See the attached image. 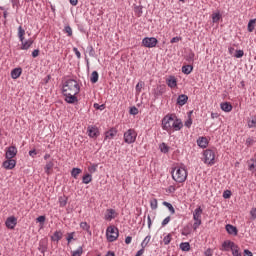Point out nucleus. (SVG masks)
<instances>
[{
	"label": "nucleus",
	"instance_id": "1",
	"mask_svg": "<svg viewBox=\"0 0 256 256\" xmlns=\"http://www.w3.org/2000/svg\"><path fill=\"white\" fill-rule=\"evenodd\" d=\"M81 92V86L75 79H68L64 82L62 87V93L65 97L66 103L73 105L79 102L77 95Z\"/></svg>",
	"mask_w": 256,
	"mask_h": 256
},
{
	"label": "nucleus",
	"instance_id": "2",
	"mask_svg": "<svg viewBox=\"0 0 256 256\" xmlns=\"http://www.w3.org/2000/svg\"><path fill=\"white\" fill-rule=\"evenodd\" d=\"M172 179L176 183H185L187 181V170L183 167L175 168L172 172Z\"/></svg>",
	"mask_w": 256,
	"mask_h": 256
},
{
	"label": "nucleus",
	"instance_id": "3",
	"mask_svg": "<svg viewBox=\"0 0 256 256\" xmlns=\"http://www.w3.org/2000/svg\"><path fill=\"white\" fill-rule=\"evenodd\" d=\"M106 237L110 243L117 241L119 237V229L115 226H109L106 230Z\"/></svg>",
	"mask_w": 256,
	"mask_h": 256
},
{
	"label": "nucleus",
	"instance_id": "4",
	"mask_svg": "<svg viewBox=\"0 0 256 256\" xmlns=\"http://www.w3.org/2000/svg\"><path fill=\"white\" fill-rule=\"evenodd\" d=\"M173 117L175 114H168L162 119V129L164 131H171L173 129Z\"/></svg>",
	"mask_w": 256,
	"mask_h": 256
},
{
	"label": "nucleus",
	"instance_id": "5",
	"mask_svg": "<svg viewBox=\"0 0 256 256\" xmlns=\"http://www.w3.org/2000/svg\"><path fill=\"white\" fill-rule=\"evenodd\" d=\"M137 139V132L133 129H129L127 132L124 133V141L131 145V143H135Z\"/></svg>",
	"mask_w": 256,
	"mask_h": 256
},
{
	"label": "nucleus",
	"instance_id": "6",
	"mask_svg": "<svg viewBox=\"0 0 256 256\" xmlns=\"http://www.w3.org/2000/svg\"><path fill=\"white\" fill-rule=\"evenodd\" d=\"M204 163L208 165H215V152L213 150L207 149L204 151Z\"/></svg>",
	"mask_w": 256,
	"mask_h": 256
},
{
	"label": "nucleus",
	"instance_id": "7",
	"mask_svg": "<svg viewBox=\"0 0 256 256\" xmlns=\"http://www.w3.org/2000/svg\"><path fill=\"white\" fill-rule=\"evenodd\" d=\"M157 43H159V40H157V38L155 37H145L142 40V45L144 47H147L148 49H151L153 47H157Z\"/></svg>",
	"mask_w": 256,
	"mask_h": 256
},
{
	"label": "nucleus",
	"instance_id": "8",
	"mask_svg": "<svg viewBox=\"0 0 256 256\" xmlns=\"http://www.w3.org/2000/svg\"><path fill=\"white\" fill-rule=\"evenodd\" d=\"M172 129H174V131H181V129H183V122L181 119L177 118V116L173 117Z\"/></svg>",
	"mask_w": 256,
	"mask_h": 256
},
{
	"label": "nucleus",
	"instance_id": "9",
	"mask_svg": "<svg viewBox=\"0 0 256 256\" xmlns=\"http://www.w3.org/2000/svg\"><path fill=\"white\" fill-rule=\"evenodd\" d=\"M165 91H166V86L165 85L157 86L153 90V95H154L155 99H158L159 97H161V95H163V93H165Z\"/></svg>",
	"mask_w": 256,
	"mask_h": 256
},
{
	"label": "nucleus",
	"instance_id": "10",
	"mask_svg": "<svg viewBox=\"0 0 256 256\" xmlns=\"http://www.w3.org/2000/svg\"><path fill=\"white\" fill-rule=\"evenodd\" d=\"M16 165L17 161L13 158H7V160L3 162L4 169H15Z\"/></svg>",
	"mask_w": 256,
	"mask_h": 256
},
{
	"label": "nucleus",
	"instance_id": "11",
	"mask_svg": "<svg viewBox=\"0 0 256 256\" xmlns=\"http://www.w3.org/2000/svg\"><path fill=\"white\" fill-rule=\"evenodd\" d=\"M5 225L8 229H15V226L17 225V218L15 216L8 217Z\"/></svg>",
	"mask_w": 256,
	"mask_h": 256
},
{
	"label": "nucleus",
	"instance_id": "12",
	"mask_svg": "<svg viewBox=\"0 0 256 256\" xmlns=\"http://www.w3.org/2000/svg\"><path fill=\"white\" fill-rule=\"evenodd\" d=\"M17 155V147L10 146L6 151L5 157L6 159H13Z\"/></svg>",
	"mask_w": 256,
	"mask_h": 256
},
{
	"label": "nucleus",
	"instance_id": "13",
	"mask_svg": "<svg viewBox=\"0 0 256 256\" xmlns=\"http://www.w3.org/2000/svg\"><path fill=\"white\" fill-rule=\"evenodd\" d=\"M225 229L228 233V235H233L234 237H237L239 230L237 229V227L231 225V224H227L225 226Z\"/></svg>",
	"mask_w": 256,
	"mask_h": 256
},
{
	"label": "nucleus",
	"instance_id": "14",
	"mask_svg": "<svg viewBox=\"0 0 256 256\" xmlns=\"http://www.w3.org/2000/svg\"><path fill=\"white\" fill-rule=\"evenodd\" d=\"M234 247H237V244H235V242H232L231 240H226L222 244V248L224 251H229V249H231L232 251Z\"/></svg>",
	"mask_w": 256,
	"mask_h": 256
},
{
	"label": "nucleus",
	"instance_id": "15",
	"mask_svg": "<svg viewBox=\"0 0 256 256\" xmlns=\"http://www.w3.org/2000/svg\"><path fill=\"white\" fill-rule=\"evenodd\" d=\"M248 165V171L251 173H256V159L251 158L250 160L247 161Z\"/></svg>",
	"mask_w": 256,
	"mask_h": 256
},
{
	"label": "nucleus",
	"instance_id": "16",
	"mask_svg": "<svg viewBox=\"0 0 256 256\" xmlns=\"http://www.w3.org/2000/svg\"><path fill=\"white\" fill-rule=\"evenodd\" d=\"M187 101H189V96H187L185 94H181L177 98V105H180V107H183V105H185V103H187Z\"/></svg>",
	"mask_w": 256,
	"mask_h": 256
},
{
	"label": "nucleus",
	"instance_id": "17",
	"mask_svg": "<svg viewBox=\"0 0 256 256\" xmlns=\"http://www.w3.org/2000/svg\"><path fill=\"white\" fill-rule=\"evenodd\" d=\"M88 135L92 139L99 137V129H97L95 127H88Z\"/></svg>",
	"mask_w": 256,
	"mask_h": 256
},
{
	"label": "nucleus",
	"instance_id": "18",
	"mask_svg": "<svg viewBox=\"0 0 256 256\" xmlns=\"http://www.w3.org/2000/svg\"><path fill=\"white\" fill-rule=\"evenodd\" d=\"M220 107L225 113H231V111H233V105H231L229 102L221 103Z\"/></svg>",
	"mask_w": 256,
	"mask_h": 256
},
{
	"label": "nucleus",
	"instance_id": "19",
	"mask_svg": "<svg viewBox=\"0 0 256 256\" xmlns=\"http://www.w3.org/2000/svg\"><path fill=\"white\" fill-rule=\"evenodd\" d=\"M201 215H203V209L201 207L196 208L193 213L194 221H201Z\"/></svg>",
	"mask_w": 256,
	"mask_h": 256
},
{
	"label": "nucleus",
	"instance_id": "20",
	"mask_svg": "<svg viewBox=\"0 0 256 256\" xmlns=\"http://www.w3.org/2000/svg\"><path fill=\"white\" fill-rule=\"evenodd\" d=\"M21 73H23V69H21V68H14L11 71L12 79H19V77H21Z\"/></svg>",
	"mask_w": 256,
	"mask_h": 256
},
{
	"label": "nucleus",
	"instance_id": "21",
	"mask_svg": "<svg viewBox=\"0 0 256 256\" xmlns=\"http://www.w3.org/2000/svg\"><path fill=\"white\" fill-rule=\"evenodd\" d=\"M117 135V129L111 128L110 130L105 132V139H113Z\"/></svg>",
	"mask_w": 256,
	"mask_h": 256
},
{
	"label": "nucleus",
	"instance_id": "22",
	"mask_svg": "<svg viewBox=\"0 0 256 256\" xmlns=\"http://www.w3.org/2000/svg\"><path fill=\"white\" fill-rule=\"evenodd\" d=\"M167 85L170 87V89H174V87L177 85V78H175V76H170L167 79Z\"/></svg>",
	"mask_w": 256,
	"mask_h": 256
},
{
	"label": "nucleus",
	"instance_id": "23",
	"mask_svg": "<svg viewBox=\"0 0 256 256\" xmlns=\"http://www.w3.org/2000/svg\"><path fill=\"white\" fill-rule=\"evenodd\" d=\"M198 147H201L202 149H205L208 145L207 138L206 137H200L197 140Z\"/></svg>",
	"mask_w": 256,
	"mask_h": 256
},
{
	"label": "nucleus",
	"instance_id": "24",
	"mask_svg": "<svg viewBox=\"0 0 256 256\" xmlns=\"http://www.w3.org/2000/svg\"><path fill=\"white\" fill-rule=\"evenodd\" d=\"M22 46L21 49L23 51H27V49H29L31 47V45H33V40L29 39V40H23L22 42Z\"/></svg>",
	"mask_w": 256,
	"mask_h": 256
},
{
	"label": "nucleus",
	"instance_id": "25",
	"mask_svg": "<svg viewBox=\"0 0 256 256\" xmlns=\"http://www.w3.org/2000/svg\"><path fill=\"white\" fill-rule=\"evenodd\" d=\"M114 214H115L114 209H107L105 214L106 221H111V219H115V216H113Z\"/></svg>",
	"mask_w": 256,
	"mask_h": 256
},
{
	"label": "nucleus",
	"instance_id": "26",
	"mask_svg": "<svg viewBox=\"0 0 256 256\" xmlns=\"http://www.w3.org/2000/svg\"><path fill=\"white\" fill-rule=\"evenodd\" d=\"M54 165L55 164L53 163V161H49L46 163L44 167V171L45 173H47V175H51V169H53Z\"/></svg>",
	"mask_w": 256,
	"mask_h": 256
},
{
	"label": "nucleus",
	"instance_id": "27",
	"mask_svg": "<svg viewBox=\"0 0 256 256\" xmlns=\"http://www.w3.org/2000/svg\"><path fill=\"white\" fill-rule=\"evenodd\" d=\"M51 239L52 241H61L63 239V233L61 231H55Z\"/></svg>",
	"mask_w": 256,
	"mask_h": 256
},
{
	"label": "nucleus",
	"instance_id": "28",
	"mask_svg": "<svg viewBox=\"0 0 256 256\" xmlns=\"http://www.w3.org/2000/svg\"><path fill=\"white\" fill-rule=\"evenodd\" d=\"M18 37L21 42L25 41V29L22 26L18 27Z\"/></svg>",
	"mask_w": 256,
	"mask_h": 256
},
{
	"label": "nucleus",
	"instance_id": "29",
	"mask_svg": "<svg viewBox=\"0 0 256 256\" xmlns=\"http://www.w3.org/2000/svg\"><path fill=\"white\" fill-rule=\"evenodd\" d=\"M91 181H93V177L89 173L84 175L82 178V183H84L85 185H89V183H91Z\"/></svg>",
	"mask_w": 256,
	"mask_h": 256
},
{
	"label": "nucleus",
	"instance_id": "30",
	"mask_svg": "<svg viewBox=\"0 0 256 256\" xmlns=\"http://www.w3.org/2000/svg\"><path fill=\"white\" fill-rule=\"evenodd\" d=\"M193 71V66L192 65H185L182 67V73L184 75H190V73Z\"/></svg>",
	"mask_w": 256,
	"mask_h": 256
},
{
	"label": "nucleus",
	"instance_id": "31",
	"mask_svg": "<svg viewBox=\"0 0 256 256\" xmlns=\"http://www.w3.org/2000/svg\"><path fill=\"white\" fill-rule=\"evenodd\" d=\"M181 251H191V244L189 242H182L180 243Z\"/></svg>",
	"mask_w": 256,
	"mask_h": 256
},
{
	"label": "nucleus",
	"instance_id": "32",
	"mask_svg": "<svg viewBox=\"0 0 256 256\" xmlns=\"http://www.w3.org/2000/svg\"><path fill=\"white\" fill-rule=\"evenodd\" d=\"M80 227H81V229H83V231H87V233H89V235H91V230H90L91 226L87 222H81Z\"/></svg>",
	"mask_w": 256,
	"mask_h": 256
},
{
	"label": "nucleus",
	"instance_id": "33",
	"mask_svg": "<svg viewBox=\"0 0 256 256\" xmlns=\"http://www.w3.org/2000/svg\"><path fill=\"white\" fill-rule=\"evenodd\" d=\"M91 83H97L99 81V73L97 71H93L90 77Z\"/></svg>",
	"mask_w": 256,
	"mask_h": 256
},
{
	"label": "nucleus",
	"instance_id": "34",
	"mask_svg": "<svg viewBox=\"0 0 256 256\" xmlns=\"http://www.w3.org/2000/svg\"><path fill=\"white\" fill-rule=\"evenodd\" d=\"M255 23H256V19H251L248 22V31H249V33H253V31L255 29Z\"/></svg>",
	"mask_w": 256,
	"mask_h": 256
},
{
	"label": "nucleus",
	"instance_id": "35",
	"mask_svg": "<svg viewBox=\"0 0 256 256\" xmlns=\"http://www.w3.org/2000/svg\"><path fill=\"white\" fill-rule=\"evenodd\" d=\"M163 205L164 207H167V209H169L171 215H175V208L173 207V204L164 201Z\"/></svg>",
	"mask_w": 256,
	"mask_h": 256
},
{
	"label": "nucleus",
	"instance_id": "36",
	"mask_svg": "<svg viewBox=\"0 0 256 256\" xmlns=\"http://www.w3.org/2000/svg\"><path fill=\"white\" fill-rule=\"evenodd\" d=\"M80 173H82L81 168H73L71 171V175L74 177V179H77V177H79Z\"/></svg>",
	"mask_w": 256,
	"mask_h": 256
},
{
	"label": "nucleus",
	"instance_id": "37",
	"mask_svg": "<svg viewBox=\"0 0 256 256\" xmlns=\"http://www.w3.org/2000/svg\"><path fill=\"white\" fill-rule=\"evenodd\" d=\"M149 241H151V235L146 236L145 239L142 241V243H141L142 249L145 250V247H147V245H149Z\"/></svg>",
	"mask_w": 256,
	"mask_h": 256
},
{
	"label": "nucleus",
	"instance_id": "38",
	"mask_svg": "<svg viewBox=\"0 0 256 256\" xmlns=\"http://www.w3.org/2000/svg\"><path fill=\"white\" fill-rule=\"evenodd\" d=\"M186 61H188V63H193L195 61V53L193 51L188 53L186 56Z\"/></svg>",
	"mask_w": 256,
	"mask_h": 256
},
{
	"label": "nucleus",
	"instance_id": "39",
	"mask_svg": "<svg viewBox=\"0 0 256 256\" xmlns=\"http://www.w3.org/2000/svg\"><path fill=\"white\" fill-rule=\"evenodd\" d=\"M67 200L68 198L66 196H60L59 197L60 207H65V205H67Z\"/></svg>",
	"mask_w": 256,
	"mask_h": 256
},
{
	"label": "nucleus",
	"instance_id": "40",
	"mask_svg": "<svg viewBox=\"0 0 256 256\" xmlns=\"http://www.w3.org/2000/svg\"><path fill=\"white\" fill-rule=\"evenodd\" d=\"M150 207H151L152 211H155V209H157L158 203H157L156 198H153L150 200Z\"/></svg>",
	"mask_w": 256,
	"mask_h": 256
},
{
	"label": "nucleus",
	"instance_id": "41",
	"mask_svg": "<svg viewBox=\"0 0 256 256\" xmlns=\"http://www.w3.org/2000/svg\"><path fill=\"white\" fill-rule=\"evenodd\" d=\"M134 12L138 17H141V15H143V6H135Z\"/></svg>",
	"mask_w": 256,
	"mask_h": 256
},
{
	"label": "nucleus",
	"instance_id": "42",
	"mask_svg": "<svg viewBox=\"0 0 256 256\" xmlns=\"http://www.w3.org/2000/svg\"><path fill=\"white\" fill-rule=\"evenodd\" d=\"M81 255H83V247L82 246L78 247L76 251L72 252V256H81Z\"/></svg>",
	"mask_w": 256,
	"mask_h": 256
},
{
	"label": "nucleus",
	"instance_id": "43",
	"mask_svg": "<svg viewBox=\"0 0 256 256\" xmlns=\"http://www.w3.org/2000/svg\"><path fill=\"white\" fill-rule=\"evenodd\" d=\"M160 151L162 153H169V146L165 143L160 144Z\"/></svg>",
	"mask_w": 256,
	"mask_h": 256
},
{
	"label": "nucleus",
	"instance_id": "44",
	"mask_svg": "<svg viewBox=\"0 0 256 256\" xmlns=\"http://www.w3.org/2000/svg\"><path fill=\"white\" fill-rule=\"evenodd\" d=\"M98 166H99L98 164H92L91 166H89V167H88L89 173H90V174L96 173Z\"/></svg>",
	"mask_w": 256,
	"mask_h": 256
},
{
	"label": "nucleus",
	"instance_id": "45",
	"mask_svg": "<svg viewBox=\"0 0 256 256\" xmlns=\"http://www.w3.org/2000/svg\"><path fill=\"white\" fill-rule=\"evenodd\" d=\"M248 127L249 129H253L256 127V117H253L252 120L248 121Z\"/></svg>",
	"mask_w": 256,
	"mask_h": 256
},
{
	"label": "nucleus",
	"instance_id": "46",
	"mask_svg": "<svg viewBox=\"0 0 256 256\" xmlns=\"http://www.w3.org/2000/svg\"><path fill=\"white\" fill-rule=\"evenodd\" d=\"M220 19H221V14H220V13H214V14H212L213 23L219 22Z\"/></svg>",
	"mask_w": 256,
	"mask_h": 256
},
{
	"label": "nucleus",
	"instance_id": "47",
	"mask_svg": "<svg viewBox=\"0 0 256 256\" xmlns=\"http://www.w3.org/2000/svg\"><path fill=\"white\" fill-rule=\"evenodd\" d=\"M144 86H145V82L143 81L138 82V84L136 85V92L141 93V89H143Z\"/></svg>",
	"mask_w": 256,
	"mask_h": 256
},
{
	"label": "nucleus",
	"instance_id": "48",
	"mask_svg": "<svg viewBox=\"0 0 256 256\" xmlns=\"http://www.w3.org/2000/svg\"><path fill=\"white\" fill-rule=\"evenodd\" d=\"M232 255H233V256H243V255L241 254V252H239V246H238V245H236V247L233 248V250H232Z\"/></svg>",
	"mask_w": 256,
	"mask_h": 256
},
{
	"label": "nucleus",
	"instance_id": "49",
	"mask_svg": "<svg viewBox=\"0 0 256 256\" xmlns=\"http://www.w3.org/2000/svg\"><path fill=\"white\" fill-rule=\"evenodd\" d=\"M171 239H172L171 234H167V235L164 237V239H163L164 245H169V243H171Z\"/></svg>",
	"mask_w": 256,
	"mask_h": 256
},
{
	"label": "nucleus",
	"instance_id": "50",
	"mask_svg": "<svg viewBox=\"0 0 256 256\" xmlns=\"http://www.w3.org/2000/svg\"><path fill=\"white\" fill-rule=\"evenodd\" d=\"M64 31L67 33L68 37L73 36V29H71V26H65Z\"/></svg>",
	"mask_w": 256,
	"mask_h": 256
},
{
	"label": "nucleus",
	"instance_id": "51",
	"mask_svg": "<svg viewBox=\"0 0 256 256\" xmlns=\"http://www.w3.org/2000/svg\"><path fill=\"white\" fill-rule=\"evenodd\" d=\"M245 55V52L243 50H236L235 57L236 59H241Z\"/></svg>",
	"mask_w": 256,
	"mask_h": 256
},
{
	"label": "nucleus",
	"instance_id": "52",
	"mask_svg": "<svg viewBox=\"0 0 256 256\" xmlns=\"http://www.w3.org/2000/svg\"><path fill=\"white\" fill-rule=\"evenodd\" d=\"M246 145L247 147H251V145H255V140L251 137L247 138Z\"/></svg>",
	"mask_w": 256,
	"mask_h": 256
},
{
	"label": "nucleus",
	"instance_id": "53",
	"mask_svg": "<svg viewBox=\"0 0 256 256\" xmlns=\"http://www.w3.org/2000/svg\"><path fill=\"white\" fill-rule=\"evenodd\" d=\"M223 198L224 199H231V190H225L223 192Z\"/></svg>",
	"mask_w": 256,
	"mask_h": 256
},
{
	"label": "nucleus",
	"instance_id": "54",
	"mask_svg": "<svg viewBox=\"0 0 256 256\" xmlns=\"http://www.w3.org/2000/svg\"><path fill=\"white\" fill-rule=\"evenodd\" d=\"M94 109L103 111V109H105V104L99 105L98 103H94Z\"/></svg>",
	"mask_w": 256,
	"mask_h": 256
},
{
	"label": "nucleus",
	"instance_id": "55",
	"mask_svg": "<svg viewBox=\"0 0 256 256\" xmlns=\"http://www.w3.org/2000/svg\"><path fill=\"white\" fill-rule=\"evenodd\" d=\"M130 115H137L139 113V109L137 107L133 106L130 108Z\"/></svg>",
	"mask_w": 256,
	"mask_h": 256
},
{
	"label": "nucleus",
	"instance_id": "56",
	"mask_svg": "<svg viewBox=\"0 0 256 256\" xmlns=\"http://www.w3.org/2000/svg\"><path fill=\"white\" fill-rule=\"evenodd\" d=\"M250 215H251L252 221H255V219H256V208H252L250 210Z\"/></svg>",
	"mask_w": 256,
	"mask_h": 256
},
{
	"label": "nucleus",
	"instance_id": "57",
	"mask_svg": "<svg viewBox=\"0 0 256 256\" xmlns=\"http://www.w3.org/2000/svg\"><path fill=\"white\" fill-rule=\"evenodd\" d=\"M200 225H201V220H195V222L193 224L194 231H197V229H199Z\"/></svg>",
	"mask_w": 256,
	"mask_h": 256
},
{
	"label": "nucleus",
	"instance_id": "58",
	"mask_svg": "<svg viewBox=\"0 0 256 256\" xmlns=\"http://www.w3.org/2000/svg\"><path fill=\"white\" fill-rule=\"evenodd\" d=\"M185 127H188V129L193 125V120L191 119V116H189L188 120L185 122Z\"/></svg>",
	"mask_w": 256,
	"mask_h": 256
},
{
	"label": "nucleus",
	"instance_id": "59",
	"mask_svg": "<svg viewBox=\"0 0 256 256\" xmlns=\"http://www.w3.org/2000/svg\"><path fill=\"white\" fill-rule=\"evenodd\" d=\"M171 221V216H167L163 221H162V227H165Z\"/></svg>",
	"mask_w": 256,
	"mask_h": 256
},
{
	"label": "nucleus",
	"instance_id": "60",
	"mask_svg": "<svg viewBox=\"0 0 256 256\" xmlns=\"http://www.w3.org/2000/svg\"><path fill=\"white\" fill-rule=\"evenodd\" d=\"M73 51L75 52L77 59H81V52H79V49H77V47H74Z\"/></svg>",
	"mask_w": 256,
	"mask_h": 256
},
{
	"label": "nucleus",
	"instance_id": "61",
	"mask_svg": "<svg viewBox=\"0 0 256 256\" xmlns=\"http://www.w3.org/2000/svg\"><path fill=\"white\" fill-rule=\"evenodd\" d=\"M181 37L179 36H176V37H173L171 40H170V43H179V41H181Z\"/></svg>",
	"mask_w": 256,
	"mask_h": 256
},
{
	"label": "nucleus",
	"instance_id": "62",
	"mask_svg": "<svg viewBox=\"0 0 256 256\" xmlns=\"http://www.w3.org/2000/svg\"><path fill=\"white\" fill-rule=\"evenodd\" d=\"M205 256H213V250L211 248H208L205 252H204Z\"/></svg>",
	"mask_w": 256,
	"mask_h": 256
},
{
	"label": "nucleus",
	"instance_id": "63",
	"mask_svg": "<svg viewBox=\"0 0 256 256\" xmlns=\"http://www.w3.org/2000/svg\"><path fill=\"white\" fill-rule=\"evenodd\" d=\"M45 219H46L45 216H39V217L36 219V221H37V223H45Z\"/></svg>",
	"mask_w": 256,
	"mask_h": 256
},
{
	"label": "nucleus",
	"instance_id": "64",
	"mask_svg": "<svg viewBox=\"0 0 256 256\" xmlns=\"http://www.w3.org/2000/svg\"><path fill=\"white\" fill-rule=\"evenodd\" d=\"M244 256H253V252L245 249L244 250Z\"/></svg>",
	"mask_w": 256,
	"mask_h": 256
}]
</instances>
